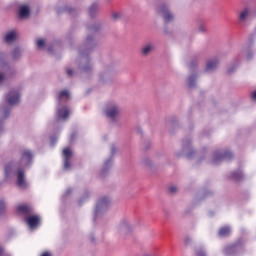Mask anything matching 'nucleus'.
Here are the masks:
<instances>
[{
	"mask_svg": "<svg viewBox=\"0 0 256 256\" xmlns=\"http://www.w3.org/2000/svg\"><path fill=\"white\" fill-rule=\"evenodd\" d=\"M99 11V4L93 3L89 8V15L90 17H95V13Z\"/></svg>",
	"mask_w": 256,
	"mask_h": 256,
	"instance_id": "aec40b11",
	"label": "nucleus"
},
{
	"mask_svg": "<svg viewBox=\"0 0 256 256\" xmlns=\"http://www.w3.org/2000/svg\"><path fill=\"white\" fill-rule=\"evenodd\" d=\"M36 45L38 49H43V47H45V39H38L36 41Z\"/></svg>",
	"mask_w": 256,
	"mask_h": 256,
	"instance_id": "cd10ccee",
	"label": "nucleus"
},
{
	"mask_svg": "<svg viewBox=\"0 0 256 256\" xmlns=\"http://www.w3.org/2000/svg\"><path fill=\"white\" fill-rule=\"evenodd\" d=\"M41 256H51V253H49V252H44Z\"/></svg>",
	"mask_w": 256,
	"mask_h": 256,
	"instance_id": "a19ab883",
	"label": "nucleus"
},
{
	"mask_svg": "<svg viewBox=\"0 0 256 256\" xmlns=\"http://www.w3.org/2000/svg\"><path fill=\"white\" fill-rule=\"evenodd\" d=\"M3 131V120H0V133Z\"/></svg>",
	"mask_w": 256,
	"mask_h": 256,
	"instance_id": "ea45409f",
	"label": "nucleus"
},
{
	"mask_svg": "<svg viewBox=\"0 0 256 256\" xmlns=\"http://www.w3.org/2000/svg\"><path fill=\"white\" fill-rule=\"evenodd\" d=\"M80 205L83 203L81 200L79 201Z\"/></svg>",
	"mask_w": 256,
	"mask_h": 256,
	"instance_id": "de8ad7c7",
	"label": "nucleus"
},
{
	"mask_svg": "<svg viewBox=\"0 0 256 256\" xmlns=\"http://www.w3.org/2000/svg\"><path fill=\"white\" fill-rule=\"evenodd\" d=\"M90 240H91L92 243H95V238L90 237Z\"/></svg>",
	"mask_w": 256,
	"mask_h": 256,
	"instance_id": "37998d69",
	"label": "nucleus"
},
{
	"mask_svg": "<svg viewBox=\"0 0 256 256\" xmlns=\"http://www.w3.org/2000/svg\"><path fill=\"white\" fill-rule=\"evenodd\" d=\"M29 14H30L29 6L24 5L20 7L19 9L20 19H27V17H29Z\"/></svg>",
	"mask_w": 256,
	"mask_h": 256,
	"instance_id": "a211bd4d",
	"label": "nucleus"
},
{
	"mask_svg": "<svg viewBox=\"0 0 256 256\" xmlns=\"http://www.w3.org/2000/svg\"><path fill=\"white\" fill-rule=\"evenodd\" d=\"M133 227V224H131V222H129V220H124L122 221L119 226L118 229L119 231H122L124 233H128V231Z\"/></svg>",
	"mask_w": 256,
	"mask_h": 256,
	"instance_id": "f3484780",
	"label": "nucleus"
},
{
	"mask_svg": "<svg viewBox=\"0 0 256 256\" xmlns=\"http://www.w3.org/2000/svg\"><path fill=\"white\" fill-rule=\"evenodd\" d=\"M17 211L24 216V221L28 225L29 229H37L41 225V216L33 215V207L25 204L17 206Z\"/></svg>",
	"mask_w": 256,
	"mask_h": 256,
	"instance_id": "20e7f679",
	"label": "nucleus"
},
{
	"mask_svg": "<svg viewBox=\"0 0 256 256\" xmlns=\"http://www.w3.org/2000/svg\"><path fill=\"white\" fill-rule=\"evenodd\" d=\"M31 163H33V152L24 150L19 163L15 164L11 162L6 165V179H13V177L17 176L18 187L20 189H25L27 187V181H25V169H29Z\"/></svg>",
	"mask_w": 256,
	"mask_h": 256,
	"instance_id": "f257e3e1",
	"label": "nucleus"
},
{
	"mask_svg": "<svg viewBox=\"0 0 256 256\" xmlns=\"http://www.w3.org/2000/svg\"><path fill=\"white\" fill-rule=\"evenodd\" d=\"M219 67V60L217 58H213L207 61L205 71L206 73H211L215 71Z\"/></svg>",
	"mask_w": 256,
	"mask_h": 256,
	"instance_id": "2eb2a0df",
	"label": "nucleus"
},
{
	"mask_svg": "<svg viewBox=\"0 0 256 256\" xmlns=\"http://www.w3.org/2000/svg\"><path fill=\"white\" fill-rule=\"evenodd\" d=\"M249 15H251V10H249V8H244L242 11H240L238 13L239 25H245V23H247V19H249Z\"/></svg>",
	"mask_w": 256,
	"mask_h": 256,
	"instance_id": "4468645a",
	"label": "nucleus"
},
{
	"mask_svg": "<svg viewBox=\"0 0 256 256\" xmlns=\"http://www.w3.org/2000/svg\"><path fill=\"white\" fill-rule=\"evenodd\" d=\"M5 59H7V54L0 53V68L5 71V73H0V83H3L5 79H7V75L11 73V70L9 66H7V63H5Z\"/></svg>",
	"mask_w": 256,
	"mask_h": 256,
	"instance_id": "1a4fd4ad",
	"label": "nucleus"
},
{
	"mask_svg": "<svg viewBox=\"0 0 256 256\" xmlns=\"http://www.w3.org/2000/svg\"><path fill=\"white\" fill-rule=\"evenodd\" d=\"M109 79V74L108 73H103L99 75V81L105 82Z\"/></svg>",
	"mask_w": 256,
	"mask_h": 256,
	"instance_id": "c756f323",
	"label": "nucleus"
},
{
	"mask_svg": "<svg viewBox=\"0 0 256 256\" xmlns=\"http://www.w3.org/2000/svg\"><path fill=\"white\" fill-rule=\"evenodd\" d=\"M17 40V31L11 30L8 31L4 36V42L8 45H11V43H14V41Z\"/></svg>",
	"mask_w": 256,
	"mask_h": 256,
	"instance_id": "dca6fc26",
	"label": "nucleus"
},
{
	"mask_svg": "<svg viewBox=\"0 0 256 256\" xmlns=\"http://www.w3.org/2000/svg\"><path fill=\"white\" fill-rule=\"evenodd\" d=\"M95 47V40L93 36L88 35L85 42V49L79 50L80 55V69L82 73H89L91 71V63L89 62V52Z\"/></svg>",
	"mask_w": 256,
	"mask_h": 256,
	"instance_id": "7ed1b4c3",
	"label": "nucleus"
},
{
	"mask_svg": "<svg viewBox=\"0 0 256 256\" xmlns=\"http://www.w3.org/2000/svg\"><path fill=\"white\" fill-rule=\"evenodd\" d=\"M87 30L89 31V33H95L99 31V25L94 24L92 26H87Z\"/></svg>",
	"mask_w": 256,
	"mask_h": 256,
	"instance_id": "bb28decb",
	"label": "nucleus"
},
{
	"mask_svg": "<svg viewBox=\"0 0 256 256\" xmlns=\"http://www.w3.org/2000/svg\"><path fill=\"white\" fill-rule=\"evenodd\" d=\"M234 69H237V67L235 66V67H233V68H228L227 72H228V73H233V70H234Z\"/></svg>",
	"mask_w": 256,
	"mask_h": 256,
	"instance_id": "4c0bfd02",
	"label": "nucleus"
},
{
	"mask_svg": "<svg viewBox=\"0 0 256 256\" xmlns=\"http://www.w3.org/2000/svg\"><path fill=\"white\" fill-rule=\"evenodd\" d=\"M56 143H57V137L51 136L50 137V145H51V147H54Z\"/></svg>",
	"mask_w": 256,
	"mask_h": 256,
	"instance_id": "2f4dec72",
	"label": "nucleus"
},
{
	"mask_svg": "<svg viewBox=\"0 0 256 256\" xmlns=\"http://www.w3.org/2000/svg\"><path fill=\"white\" fill-rule=\"evenodd\" d=\"M153 51V44H146L142 47V54L149 55Z\"/></svg>",
	"mask_w": 256,
	"mask_h": 256,
	"instance_id": "4be33fe9",
	"label": "nucleus"
},
{
	"mask_svg": "<svg viewBox=\"0 0 256 256\" xmlns=\"http://www.w3.org/2000/svg\"><path fill=\"white\" fill-rule=\"evenodd\" d=\"M196 256H207V253L205 252V248L196 249Z\"/></svg>",
	"mask_w": 256,
	"mask_h": 256,
	"instance_id": "c85d7f7f",
	"label": "nucleus"
},
{
	"mask_svg": "<svg viewBox=\"0 0 256 256\" xmlns=\"http://www.w3.org/2000/svg\"><path fill=\"white\" fill-rule=\"evenodd\" d=\"M182 149H183V153H187L186 157L188 159H191L193 157V153H195V151H193V148L191 147V139L185 138L183 140Z\"/></svg>",
	"mask_w": 256,
	"mask_h": 256,
	"instance_id": "ddd939ff",
	"label": "nucleus"
},
{
	"mask_svg": "<svg viewBox=\"0 0 256 256\" xmlns=\"http://www.w3.org/2000/svg\"><path fill=\"white\" fill-rule=\"evenodd\" d=\"M115 151H116L115 146H112V147H111V154H112V155H115Z\"/></svg>",
	"mask_w": 256,
	"mask_h": 256,
	"instance_id": "58836bf2",
	"label": "nucleus"
},
{
	"mask_svg": "<svg viewBox=\"0 0 256 256\" xmlns=\"http://www.w3.org/2000/svg\"><path fill=\"white\" fill-rule=\"evenodd\" d=\"M5 209H6L5 201L1 200L0 201V215H3V213H5Z\"/></svg>",
	"mask_w": 256,
	"mask_h": 256,
	"instance_id": "7c9ffc66",
	"label": "nucleus"
},
{
	"mask_svg": "<svg viewBox=\"0 0 256 256\" xmlns=\"http://www.w3.org/2000/svg\"><path fill=\"white\" fill-rule=\"evenodd\" d=\"M71 99V93L69 90H63L58 95V108L56 112V121H67L69 115H71V108L65 105L67 101Z\"/></svg>",
	"mask_w": 256,
	"mask_h": 256,
	"instance_id": "f03ea898",
	"label": "nucleus"
},
{
	"mask_svg": "<svg viewBox=\"0 0 256 256\" xmlns=\"http://www.w3.org/2000/svg\"><path fill=\"white\" fill-rule=\"evenodd\" d=\"M21 101V94L17 90H11L9 93L5 95L4 102L10 107H15V105H19Z\"/></svg>",
	"mask_w": 256,
	"mask_h": 256,
	"instance_id": "0eeeda50",
	"label": "nucleus"
},
{
	"mask_svg": "<svg viewBox=\"0 0 256 256\" xmlns=\"http://www.w3.org/2000/svg\"><path fill=\"white\" fill-rule=\"evenodd\" d=\"M159 13L162 14L165 23H170V21L173 20V14L169 11V6H167V4H161Z\"/></svg>",
	"mask_w": 256,
	"mask_h": 256,
	"instance_id": "f8f14e48",
	"label": "nucleus"
},
{
	"mask_svg": "<svg viewBox=\"0 0 256 256\" xmlns=\"http://www.w3.org/2000/svg\"><path fill=\"white\" fill-rule=\"evenodd\" d=\"M3 253V247L0 246V256L2 255Z\"/></svg>",
	"mask_w": 256,
	"mask_h": 256,
	"instance_id": "c03bdc74",
	"label": "nucleus"
},
{
	"mask_svg": "<svg viewBox=\"0 0 256 256\" xmlns=\"http://www.w3.org/2000/svg\"><path fill=\"white\" fill-rule=\"evenodd\" d=\"M198 31H200V33H205V31H207V28L205 27V25L201 24L198 27Z\"/></svg>",
	"mask_w": 256,
	"mask_h": 256,
	"instance_id": "473e14b6",
	"label": "nucleus"
},
{
	"mask_svg": "<svg viewBox=\"0 0 256 256\" xmlns=\"http://www.w3.org/2000/svg\"><path fill=\"white\" fill-rule=\"evenodd\" d=\"M195 81H197V76L196 75L189 76V78H188L189 87H193L195 85Z\"/></svg>",
	"mask_w": 256,
	"mask_h": 256,
	"instance_id": "a878e982",
	"label": "nucleus"
},
{
	"mask_svg": "<svg viewBox=\"0 0 256 256\" xmlns=\"http://www.w3.org/2000/svg\"><path fill=\"white\" fill-rule=\"evenodd\" d=\"M109 203L111 200L107 197L100 198L96 204L95 212H94V221L101 219L104 213H107V209H109Z\"/></svg>",
	"mask_w": 256,
	"mask_h": 256,
	"instance_id": "39448f33",
	"label": "nucleus"
},
{
	"mask_svg": "<svg viewBox=\"0 0 256 256\" xmlns=\"http://www.w3.org/2000/svg\"><path fill=\"white\" fill-rule=\"evenodd\" d=\"M111 165H113V159L112 158L105 161L104 168H103V173H106L107 170L111 167Z\"/></svg>",
	"mask_w": 256,
	"mask_h": 256,
	"instance_id": "b1692460",
	"label": "nucleus"
},
{
	"mask_svg": "<svg viewBox=\"0 0 256 256\" xmlns=\"http://www.w3.org/2000/svg\"><path fill=\"white\" fill-rule=\"evenodd\" d=\"M73 137H74V135L72 134V136H71V141H73Z\"/></svg>",
	"mask_w": 256,
	"mask_h": 256,
	"instance_id": "49530a36",
	"label": "nucleus"
},
{
	"mask_svg": "<svg viewBox=\"0 0 256 256\" xmlns=\"http://www.w3.org/2000/svg\"><path fill=\"white\" fill-rule=\"evenodd\" d=\"M119 17H121V14H119V13L112 14V18L114 19V21H117V19H119Z\"/></svg>",
	"mask_w": 256,
	"mask_h": 256,
	"instance_id": "72a5a7b5",
	"label": "nucleus"
},
{
	"mask_svg": "<svg viewBox=\"0 0 256 256\" xmlns=\"http://www.w3.org/2000/svg\"><path fill=\"white\" fill-rule=\"evenodd\" d=\"M73 189L69 188L68 190H66L64 197H67V195H70V193H72Z\"/></svg>",
	"mask_w": 256,
	"mask_h": 256,
	"instance_id": "e433bc0d",
	"label": "nucleus"
},
{
	"mask_svg": "<svg viewBox=\"0 0 256 256\" xmlns=\"http://www.w3.org/2000/svg\"><path fill=\"white\" fill-rule=\"evenodd\" d=\"M66 73H67L68 77H72V75H73V69L68 68V69L66 70Z\"/></svg>",
	"mask_w": 256,
	"mask_h": 256,
	"instance_id": "f704fd0d",
	"label": "nucleus"
},
{
	"mask_svg": "<svg viewBox=\"0 0 256 256\" xmlns=\"http://www.w3.org/2000/svg\"><path fill=\"white\" fill-rule=\"evenodd\" d=\"M230 233H231V227L225 226L219 230L218 235L219 237H227Z\"/></svg>",
	"mask_w": 256,
	"mask_h": 256,
	"instance_id": "6ab92c4d",
	"label": "nucleus"
},
{
	"mask_svg": "<svg viewBox=\"0 0 256 256\" xmlns=\"http://www.w3.org/2000/svg\"><path fill=\"white\" fill-rule=\"evenodd\" d=\"M11 113V107H4L2 109L1 119H7Z\"/></svg>",
	"mask_w": 256,
	"mask_h": 256,
	"instance_id": "5701e85b",
	"label": "nucleus"
},
{
	"mask_svg": "<svg viewBox=\"0 0 256 256\" xmlns=\"http://www.w3.org/2000/svg\"><path fill=\"white\" fill-rule=\"evenodd\" d=\"M252 53L251 52H248V54H247V59H251V57H252Z\"/></svg>",
	"mask_w": 256,
	"mask_h": 256,
	"instance_id": "79ce46f5",
	"label": "nucleus"
},
{
	"mask_svg": "<svg viewBox=\"0 0 256 256\" xmlns=\"http://www.w3.org/2000/svg\"><path fill=\"white\" fill-rule=\"evenodd\" d=\"M169 191H170L171 193H177V187L171 186V187L169 188Z\"/></svg>",
	"mask_w": 256,
	"mask_h": 256,
	"instance_id": "c9c22d12",
	"label": "nucleus"
},
{
	"mask_svg": "<svg viewBox=\"0 0 256 256\" xmlns=\"http://www.w3.org/2000/svg\"><path fill=\"white\" fill-rule=\"evenodd\" d=\"M245 247L243 246V243L237 242L232 245H228L224 248L223 253L226 256H239L243 253Z\"/></svg>",
	"mask_w": 256,
	"mask_h": 256,
	"instance_id": "423d86ee",
	"label": "nucleus"
},
{
	"mask_svg": "<svg viewBox=\"0 0 256 256\" xmlns=\"http://www.w3.org/2000/svg\"><path fill=\"white\" fill-rule=\"evenodd\" d=\"M13 59H19L21 57V48H15L12 52Z\"/></svg>",
	"mask_w": 256,
	"mask_h": 256,
	"instance_id": "393cba45",
	"label": "nucleus"
},
{
	"mask_svg": "<svg viewBox=\"0 0 256 256\" xmlns=\"http://www.w3.org/2000/svg\"><path fill=\"white\" fill-rule=\"evenodd\" d=\"M105 114L108 119L115 121V119L119 117V106L115 104L108 106L105 110Z\"/></svg>",
	"mask_w": 256,
	"mask_h": 256,
	"instance_id": "9d476101",
	"label": "nucleus"
},
{
	"mask_svg": "<svg viewBox=\"0 0 256 256\" xmlns=\"http://www.w3.org/2000/svg\"><path fill=\"white\" fill-rule=\"evenodd\" d=\"M231 157H233V153H231L230 151L217 150L213 154L212 163H213V165H219V163H221V161H224V159L229 160V159H231Z\"/></svg>",
	"mask_w": 256,
	"mask_h": 256,
	"instance_id": "6e6552de",
	"label": "nucleus"
},
{
	"mask_svg": "<svg viewBox=\"0 0 256 256\" xmlns=\"http://www.w3.org/2000/svg\"><path fill=\"white\" fill-rule=\"evenodd\" d=\"M231 179L234 181H241V179H243V172H241V170L233 172L231 174Z\"/></svg>",
	"mask_w": 256,
	"mask_h": 256,
	"instance_id": "412c9836",
	"label": "nucleus"
},
{
	"mask_svg": "<svg viewBox=\"0 0 256 256\" xmlns=\"http://www.w3.org/2000/svg\"><path fill=\"white\" fill-rule=\"evenodd\" d=\"M185 242H186V243H189V238H186Z\"/></svg>",
	"mask_w": 256,
	"mask_h": 256,
	"instance_id": "a18cd8bd",
	"label": "nucleus"
},
{
	"mask_svg": "<svg viewBox=\"0 0 256 256\" xmlns=\"http://www.w3.org/2000/svg\"><path fill=\"white\" fill-rule=\"evenodd\" d=\"M62 155L64 158L65 171L71 170V157H73V151H71V148H64L62 151Z\"/></svg>",
	"mask_w": 256,
	"mask_h": 256,
	"instance_id": "9b49d317",
	"label": "nucleus"
},
{
	"mask_svg": "<svg viewBox=\"0 0 256 256\" xmlns=\"http://www.w3.org/2000/svg\"><path fill=\"white\" fill-rule=\"evenodd\" d=\"M49 53H51V49H48Z\"/></svg>",
	"mask_w": 256,
	"mask_h": 256,
	"instance_id": "09e8293b",
	"label": "nucleus"
}]
</instances>
